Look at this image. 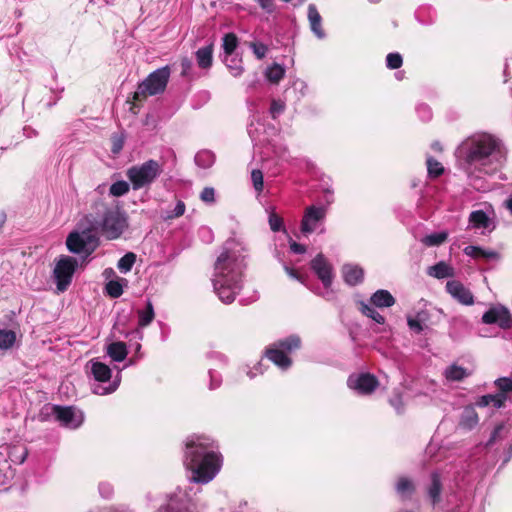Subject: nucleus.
I'll return each instance as SVG.
<instances>
[{"mask_svg": "<svg viewBox=\"0 0 512 512\" xmlns=\"http://www.w3.org/2000/svg\"><path fill=\"white\" fill-rule=\"evenodd\" d=\"M135 262L136 254H134L133 252H128L119 259L117 263V268L121 273L126 274L131 271Z\"/></svg>", "mask_w": 512, "mask_h": 512, "instance_id": "obj_37", "label": "nucleus"}, {"mask_svg": "<svg viewBox=\"0 0 512 512\" xmlns=\"http://www.w3.org/2000/svg\"><path fill=\"white\" fill-rule=\"evenodd\" d=\"M396 491L402 496H411L415 492V485L411 479L400 477L396 483Z\"/></svg>", "mask_w": 512, "mask_h": 512, "instance_id": "obj_30", "label": "nucleus"}, {"mask_svg": "<svg viewBox=\"0 0 512 512\" xmlns=\"http://www.w3.org/2000/svg\"><path fill=\"white\" fill-rule=\"evenodd\" d=\"M91 375L96 383L92 384V392L96 395L105 396L115 392L120 384V376L117 375L112 381V370L110 367L97 359L88 362Z\"/></svg>", "mask_w": 512, "mask_h": 512, "instance_id": "obj_4", "label": "nucleus"}, {"mask_svg": "<svg viewBox=\"0 0 512 512\" xmlns=\"http://www.w3.org/2000/svg\"><path fill=\"white\" fill-rule=\"evenodd\" d=\"M195 504L187 488H177L169 497L168 503L158 512H193Z\"/></svg>", "mask_w": 512, "mask_h": 512, "instance_id": "obj_13", "label": "nucleus"}, {"mask_svg": "<svg viewBox=\"0 0 512 512\" xmlns=\"http://www.w3.org/2000/svg\"><path fill=\"white\" fill-rule=\"evenodd\" d=\"M249 47L252 49L257 59H263L268 52V47L261 42H250Z\"/></svg>", "mask_w": 512, "mask_h": 512, "instance_id": "obj_43", "label": "nucleus"}, {"mask_svg": "<svg viewBox=\"0 0 512 512\" xmlns=\"http://www.w3.org/2000/svg\"><path fill=\"white\" fill-rule=\"evenodd\" d=\"M308 21L310 29L318 39L325 38L326 34L322 28V17L314 4L308 5Z\"/></svg>", "mask_w": 512, "mask_h": 512, "instance_id": "obj_20", "label": "nucleus"}, {"mask_svg": "<svg viewBox=\"0 0 512 512\" xmlns=\"http://www.w3.org/2000/svg\"><path fill=\"white\" fill-rule=\"evenodd\" d=\"M429 276L437 279L451 278L455 275V270L452 266L444 261H440L433 266H430L427 271Z\"/></svg>", "mask_w": 512, "mask_h": 512, "instance_id": "obj_22", "label": "nucleus"}, {"mask_svg": "<svg viewBox=\"0 0 512 512\" xmlns=\"http://www.w3.org/2000/svg\"><path fill=\"white\" fill-rule=\"evenodd\" d=\"M493 401H491V404L495 408H501L505 405V402L507 400V395L504 393H497L492 394Z\"/></svg>", "mask_w": 512, "mask_h": 512, "instance_id": "obj_51", "label": "nucleus"}, {"mask_svg": "<svg viewBox=\"0 0 512 512\" xmlns=\"http://www.w3.org/2000/svg\"><path fill=\"white\" fill-rule=\"evenodd\" d=\"M122 147H123V143H122L121 140L115 141L114 144H113V148H112L113 153L120 152Z\"/></svg>", "mask_w": 512, "mask_h": 512, "instance_id": "obj_62", "label": "nucleus"}, {"mask_svg": "<svg viewBox=\"0 0 512 512\" xmlns=\"http://www.w3.org/2000/svg\"><path fill=\"white\" fill-rule=\"evenodd\" d=\"M290 249L292 252H294L296 254H303L306 251V248L304 245L296 243V242L290 243Z\"/></svg>", "mask_w": 512, "mask_h": 512, "instance_id": "obj_57", "label": "nucleus"}, {"mask_svg": "<svg viewBox=\"0 0 512 512\" xmlns=\"http://www.w3.org/2000/svg\"><path fill=\"white\" fill-rule=\"evenodd\" d=\"M200 199L205 203H214L215 202V190L212 187H205L201 194Z\"/></svg>", "mask_w": 512, "mask_h": 512, "instance_id": "obj_48", "label": "nucleus"}, {"mask_svg": "<svg viewBox=\"0 0 512 512\" xmlns=\"http://www.w3.org/2000/svg\"><path fill=\"white\" fill-rule=\"evenodd\" d=\"M215 442L204 435L187 438L184 464L197 484L212 481L221 469L222 459Z\"/></svg>", "mask_w": 512, "mask_h": 512, "instance_id": "obj_3", "label": "nucleus"}, {"mask_svg": "<svg viewBox=\"0 0 512 512\" xmlns=\"http://www.w3.org/2000/svg\"><path fill=\"white\" fill-rule=\"evenodd\" d=\"M129 183L124 180H119L114 182L109 189L111 195L115 197H120L129 192Z\"/></svg>", "mask_w": 512, "mask_h": 512, "instance_id": "obj_41", "label": "nucleus"}, {"mask_svg": "<svg viewBox=\"0 0 512 512\" xmlns=\"http://www.w3.org/2000/svg\"><path fill=\"white\" fill-rule=\"evenodd\" d=\"M55 418L65 427L77 428L83 423V414L73 407L54 406L52 408Z\"/></svg>", "mask_w": 512, "mask_h": 512, "instance_id": "obj_17", "label": "nucleus"}, {"mask_svg": "<svg viewBox=\"0 0 512 512\" xmlns=\"http://www.w3.org/2000/svg\"><path fill=\"white\" fill-rule=\"evenodd\" d=\"M259 6L267 13L271 14L276 7L273 0H256Z\"/></svg>", "mask_w": 512, "mask_h": 512, "instance_id": "obj_52", "label": "nucleus"}, {"mask_svg": "<svg viewBox=\"0 0 512 512\" xmlns=\"http://www.w3.org/2000/svg\"><path fill=\"white\" fill-rule=\"evenodd\" d=\"M225 64L227 68L229 69L230 73L234 77H239L242 75L244 68L242 66V60L237 58L236 56H226L225 58Z\"/></svg>", "mask_w": 512, "mask_h": 512, "instance_id": "obj_33", "label": "nucleus"}, {"mask_svg": "<svg viewBox=\"0 0 512 512\" xmlns=\"http://www.w3.org/2000/svg\"><path fill=\"white\" fill-rule=\"evenodd\" d=\"M285 271L291 278L296 279V280L300 281L301 283L305 284L304 278L302 276H300L295 270L286 266Z\"/></svg>", "mask_w": 512, "mask_h": 512, "instance_id": "obj_58", "label": "nucleus"}, {"mask_svg": "<svg viewBox=\"0 0 512 512\" xmlns=\"http://www.w3.org/2000/svg\"><path fill=\"white\" fill-rule=\"evenodd\" d=\"M403 64V58L399 53H389L386 56V66L390 69H398Z\"/></svg>", "mask_w": 512, "mask_h": 512, "instance_id": "obj_42", "label": "nucleus"}, {"mask_svg": "<svg viewBox=\"0 0 512 512\" xmlns=\"http://www.w3.org/2000/svg\"><path fill=\"white\" fill-rule=\"evenodd\" d=\"M16 341V333L8 329H0V349L8 350L13 347Z\"/></svg>", "mask_w": 512, "mask_h": 512, "instance_id": "obj_36", "label": "nucleus"}, {"mask_svg": "<svg viewBox=\"0 0 512 512\" xmlns=\"http://www.w3.org/2000/svg\"><path fill=\"white\" fill-rule=\"evenodd\" d=\"M98 245L97 236L90 230L71 232L66 239L67 249L74 254L89 256Z\"/></svg>", "mask_w": 512, "mask_h": 512, "instance_id": "obj_9", "label": "nucleus"}, {"mask_svg": "<svg viewBox=\"0 0 512 512\" xmlns=\"http://www.w3.org/2000/svg\"><path fill=\"white\" fill-rule=\"evenodd\" d=\"M137 315H138V327L139 328L147 327L153 321V319L155 317V312H154V307H153L151 300H149V299L147 300L146 308L142 309V310H138Z\"/></svg>", "mask_w": 512, "mask_h": 512, "instance_id": "obj_27", "label": "nucleus"}, {"mask_svg": "<svg viewBox=\"0 0 512 512\" xmlns=\"http://www.w3.org/2000/svg\"><path fill=\"white\" fill-rule=\"evenodd\" d=\"M195 56L197 65L201 69H209L213 62V45L210 44L208 46L199 48L196 51Z\"/></svg>", "mask_w": 512, "mask_h": 512, "instance_id": "obj_24", "label": "nucleus"}, {"mask_svg": "<svg viewBox=\"0 0 512 512\" xmlns=\"http://www.w3.org/2000/svg\"><path fill=\"white\" fill-rule=\"evenodd\" d=\"M251 180L253 186L257 192H261L263 190V173L259 169H254L251 172Z\"/></svg>", "mask_w": 512, "mask_h": 512, "instance_id": "obj_44", "label": "nucleus"}, {"mask_svg": "<svg viewBox=\"0 0 512 512\" xmlns=\"http://www.w3.org/2000/svg\"><path fill=\"white\" fill-rule=\"evenodd\" d=\"M78 262L75 258L62 255L56 261L53 269V277L56 282L58 292L67 290L72 282V277L76 271Z\"/></svg>", "mask_w": 512, "mask_h": 512, "instance_id": "obj_10", "label": "nucleus"}, {"mask_svg": "<svg viewBox=\"0 0 512 512\" xmlns=\"http://www.w3.org/2000/svg\"><path fill=\"white\" fill-rule=\"evenodd\" d=\"M285 110V104L281 100H273L270 106V114L273 119H276Z\"/></svg>", "mask_w": 512, "mask_h": 512, "instance_id": "obj_47", "label": "nucleus"}, {"mask_svg": "<svg viewBox=\"0 0 512 512\" xmlns=\"http://www.w3.org/2000/svg\"><path fill=\"white\" fill-rule=\"evenodd\" d=\"M285 271L291 278L296 279V280L300 281L301 283L305 284L304 278L302 276H300L295 270L286 266Z\"/></svg>", "mask_w": 512, "mask_h": 512, "instance_id": "obj_59", "label": "nucleus"}, {"mask_svg": "<svg viewBox=\"0 0 512 512\" xmlns=\"http://www.w3.org/2000/svg\"><path fill=\"white\" fill-rule=\"evenodd\" d=\"M192 66H193L192 61L189 58H187V57L183 58L181 60V68H182L181 74L183 76H188L192 69Z\"/></svg>", "mask_w": 512, "mask_h": 512, "instance_id": "obj_54", "label": "nucleus"}, {"mask_svg": "<svg viewBox=\"0 0 512 512\" xmlns=\"http://www.w3.org/2000/svg\"><path fill=\"white\" fill-rule=\"evenodd\" d=\"M505 204H506L507 209L512 214V196L506 200Z\"/></svg>", "mask_w": 512, "mask_h": 512, "instance_id": "obj_63", "label": "nucleus"}, {"mask_svg": "<svg viewBox=\"0 0 512 512\" xmlns=\"http://www.w3.org/2000/svg\"><path fill=\"white\" fill-rule=\"evenodd\" d=\"M344 282L349 286H355L364 279L363 269L356 264H344L341 269Z\"/></svg>", "mask_w": 512, "mask_h": 512, "instance_id": "obj_19", "label": "nucleus"}, {"mask_svg": "<svg viewBox=\"0 0 512 512\" xmlns=\"http://www.w3.org/2000/svg\"><path fill=\"white\" fill-rule=\"evenodd\" d=\"M108 512H131V511L129 509H127V508H114V509H111Z\"/></svg>", "mask_w": 512, "mask_h": 512, "instance_id": "obj_64", "label": "nucleus"}, {"mask_svg": "<svg viewBox=\"0 0 512 512\" xmlns=\"http://www.w3.org/2000/svg\"><path fill=\"white\" fill-rule=\"evenodd\" d=\"M442 483L438 473L431 474V484L427 488V495L432 506H436L441 501Z\"/></svg>", "mask_w": 512, "mask_h": 512, "instance_id": "obj_21", "label": "nucleus"}, {"mask_svg": "<svg viewBox=\"0 0 512 512\" xmlns=\"http://www.w3.org/2000/svg\"><path fill=\"white\" fill-rule=\"evenodd\" d=\"M509 432V429L506 428L504 423H500L496 425L494 430L492 431L489 440L486 443V447H491L497 441L503 439L506 434Z\"/></svg>", "mask_w": 512, "mask_h": 512, "instance_id": "obj_40", "label": "nucleus"}, {"mask_svg": "<svg viewBox=\"0 0 512 512\" xmlns=\"http://www.w3.org/2000/svg\"><path fill=\"white\" fill-rule=\"evenodd\" d=\"M464 253L473 259H498L499 254L496 251H487L479 246L469 245L464 248Z\"/></svg>", "mask_w": 512, "mask_h": 512, "instance_id": "obj_26", "label": "nucleus"}, {"mask_svg": "<svg viewBox=\"0 0 512 512\" xmlns=\"http://www.w3.org/2000/svg\"><path fill=\"white\" fill-rule=\"evenodd\" d=\"M301 340L297 335H290L273 343L266 350V357L282 370L288 369L292 360L288 353L300 348Z\"/></svg>", "mask_w": 512, "mask_h": 512, "instance_id": "obj_6", "label": "nucleus"}, {"mask_svg": "<svg viewBox=\"0 0 512 512\" xmlns=\"http://www.w3.org/2000/svg\"><path fill=\"white\" fill-rule=\"evenodd\" d=\"M495 385L499 389V393L507 395L508 392H512V380L510 378H499L495 381Z\"/></svg>", "mask_w": 512, "mask_h": 512, "instance_id": "obj_45", "label": "nucleus"}, {"mask_svg": "<svg viewBox=\"0 0 512 512\" xmlns=\"http://www.w3.org/2000/svg\"><path fill=\"white\" fill-rule=\"evenodd\" d=\"M326 217V208L324 206H308L301 221V232L310 234L314 232L318 225L324 221Z\"/></svg>", "mask_w": 512, "mask_h": 512, "instance_id": "obj_14", "label": "nucleus"}, {"mask_svg": "<svg viewBox=\"0 0 512 512\" xmlns=\"http://www.w3.org/2000/svg\"><path fill=\"white\" fill-rule=\"evenodd\" d=\"M170 77V69L168 66L159 68L152 72L142 83L138 85L134 98L141 100L148 95H156L163 92L167 86Z\"/></svg>", "mask_w": 512, "mask_h": 512, "instance_id": "obj_8", "label": "nucleus"}, {"mask_svg": "<svg viewBox=\"0 0 512 512\" xmlns=\"http://www.w3.org/2000/svg\"><path fill=\"white\" fill-rule=\"evenodd\" d=\"M265 75L271 83L277 84L284 77L285 69L283 66L275 63L266 69Z\"/></svg>", "mask_w": 512, "mask_h": 512, "instance_id": "obj_35", "label": "nucleus"}, {"mask_svg": "<svg viewBox=\"0 0 512 512\" xmlns=\"http://www.w3.org/2000/svg\"><path fill=\"white\" fill-rule=\"evenodd\" d=\"M417 319L419 322H421L423 325L428 319V313L425 311L417 312V314L413 317Z\"/></svg>", "mask_w": 512, "mask_h": 512, "instance_id": "obj_60", "label": "nucleus"}, {"mask_svg": "<svg viewBox=\"0 0 512 512\" xmlns=\"http://www.w3.org/2000/svg\"><path fill=\"white\" fill-rule=\"evenodd\" d=\"M102 235L108 240L118 239L127 228V219L118 209L108 208L97 223Z\"/></svg>", "mask_w": 512, "mask_h": 512, "instance_id": "obj_7", "label": "nucleus"}, {"mask_svg": "<svg viewBox=\"0 0 512 512\" xmlns=\"http://www.w3.org/2000/svg\"><path fill=\"white\" fill-rule=\"evenodd\" d=\"M426 163L430 178H438L444 173L443 165L435 158L428 157Z\"/></svg>", "mask_w": 512, "mask_h": 512, "instance_id": "obj_39", "label": "nucleus"}, {"mask_svg": "<svg viewBox=\"0 0 512 512\" xmlns=\"http://www.w3.org/2000/svg\"><path fill=\"white\" fill-rule=\"evenodd\" d=\"M185 212V204L183 201H178L174 210L172 211L171 214H169L167 216V218H177V217H180L184 214Z\"/></svg>", "mask_w": 512, "mask_h": 512, "instance_id": "obj_53", "label": "nucleus"}, {"mask_svg": "<svg viewBox=\"0 0 512 512\" xmlns=\"http://www.w3.org/2000/svg\"><path fill=\"white\" fill-rule=\"evenodd\" d=\"M215 162L214 154L209 150H201L195 155V163L197 166L207 169Z\"/></svg>", "mask_w": 512, "mask_h": 512, "instance_id": "obj_29", "label": "nucleus"}, {"mask_svg": "<svg viewBox=\"0 0 512 512\" xmlns=\"http://www.w3.org/2000/svg\"><path fill=\"white\" fill-rule=\"evenodd\" d=\"M448 239L446 231L426 235L421 239V242L427 247L439 246Z\"/></svg>", "mask_w": 512, "mask_h": 512, "instance_id": "obj_31", "label": "nucleus"}, {"mask_svg": "<svg viewBox=\"0 0 512 512\" xmlns=\"http://www.w3.org/2000/svg\"><path fill=\"white\" fill-rule=\"evenodd\" d=\"M395 299L394 297L386 290V307H390L394 305Z\"/></svg>", "mask_w": 512, "mask_h": 512, "instance_id": "obj_61", "label": "nucleus"}, {"mask_svg": "<svg viewBox=\"0 0 512 512\" xmlns=\"http://www.w3.org/2000/svg\"><path fill=\"white\" fill-rule=\"evenodd\" d=\"M468 375L469 373L466 371L465 368L458 366L456 364L449 366L445 371V376L450 381H461Z\"/></svg>", "mask_w": 512, "mask_h": 512, "instance_id": "obj_32", "label": "nucleus"}, {"mask_svg": "<svg viewBox=\"0 0 512 512\" xmlns=\"http://www.w3.org/2000/svg\"><path fill=\"white\" fill-rule=\"evenodd\" d=\"M311 269L317 275L326 290L322 296L327 300H331L333 298L331 285L334 278L332 265L324 255L320 253L311 261Z\"/></svg>", "mask_w": 512, "mask_h": 512, "instance_id": "obj_11", "label": "nucleus"}, {"mask_svg": "<svg viewBox=\"0 0 512 512\" xmlns=\"http://www.w3.org/2000/svg\"><path fill=\"white\" fill-rule=\"evenodd\" d=\"M357 303L360 305V310L365 316L373 319L378 324L383 322L384 319L377 309L384 308V289L377 290L370 298L369 303L363 301H358Z\"/></svg>", "mask_w": 512, "mask_h": 512, "instance_id": "obj_16", "label": "nucleus"}, {"mask_svg": "<svg viewBox=\"0 0 512 512\" xmlns=\"http://www.w3.org/2000/svg\"><path fill=\"white\" fill-rule=\"evenodd\" d=\"M126 285L127 280L126 279H119V280H111L109 281L106 286L105 290L107 294L112 298H118L123 294V284Z\"/></svg>", "mask_w": 512, "mask_h": 512, "instance_id": "obj_34", "label": "nucleus"}, {"mask_svg": "<svg viewBox=\"0 0 512 512\" xmlns=\"http://www.w3.org/2000/svg\"><path fill=\"white\" fill-rule=\"evenodd\" d=\"M407 324L410 330L419 334L424 330V325L412 316L407 317Z\"/></svg>", "mask_w": 512, "mask_h": 512, "instance_id": "obj_49", "label": "nucleus"}, {"mask_svg": "<svg viewBox=\"0 0 512 512\" xmlns=\"http://www.w3.org/2000/svg\"><path fill=\"white\" fill-rule=\"evenodd\" d=\"M347 386L355 393L366 396L375 391L379 386V381L370 373H352L347 378Z\"/></svg>", "mask_w": 512, "mask_h": 512, "instance_id": "obj_12", "label": "nucleus"}, {"mask_svg": "<svg viewBox=\"0 0 512 512\" xmlns=\"http://www.w3.org/2000/svg\"><path fill=\"white\" fill-rule=\"evenodd\" d=\"M446 291L463 305H472L474 296L460 281L451 280L446 283Z\"/></svg>", "mask_w": 512, "mask_h": 512, "instance_id": "obj_18", "label": "nucleus"}, {"mask_svg": "<svg viewBox=\"0 0 512 512\" xmlns=\"http://www.w3.org/2000/svg\"><path fill=\"white\" fill-rule=\"evenodd\" d=\"M209 377H210V383H209V389L214 390L220 387L221 385V376L214 370H209Z\"/></svg>", "mask_w": 512, "mask_h": 512, "instance_id": "obj_50", "label": "nucleus"}, {"mask_svg": "<svg viewBox=\"0 0 512 512\" xmlns=\"http://www.w3.org/2000/svg\"><path fill=\"white\" fill-rule=\"evenodd\" d=\"M162 171L161 164L156 160L150 159L128 168L126 177L130 181L133 190H140L152 185L161 175Z\"/></svg>", "mask_w": 512, "mask_h": 512, "instance_id": "obj_5", "label": "nucleus"}, {"mask_svg": "<svg viewBox=\"0 0 512 512\" xmlns=\"http://www.w3.org/2000/svg\"><path fill=\"white\" fill-rule=\"evenodd\" d=\"M469 222L475 228H487L490 224V219L483 210H476L470 213Z\"/></svg>", "mask_w": 512, "mask_h": 512, "instance_id": "obj_28", "label": "nucleus"}, {"mask_svg": "<svg viewBox=\"0 0 512 512\" xmlns=\"http://www.w3.org/2000/svg\"><path fill=\"white\" fill-rule=\"evenodd\" d=\"M479 422V417L474 407L466 406L461 414L459 426L465 430H472Z\"/></svg>", "mask_w": 512, "mask_h": 512, "instance_id": "obj_23", "label": "nucleus"}, {"mask_svg": "<svg viewBox=\"0 0 512 512\" xmlns=\"http://www.w3.org/2000/svg\"><path fill=\"white\" fill-rule=\"evenodd\" d=\"M484 324H496L501 329H510L512 327V315L504 306L492 307L482 316Z\"/></svg>", "mask_w": 512, "mask_h": 512, "instance_id": "obj_15", "label": "nucleus"}, {"mask_svg": "<svg viewBox=\"0 0 512 512\" xmlns=\"http://www.w3.org/2000/svg\"><path fill=\"white\" fill-rule=\"evenodd\" d=\"M99 491H100V494L105 497V498H109L112 493H113V488L110 484L108 483H101L99 485Z\"/></svg>", "mask_w": 512, "mask_h": 512, "instance_id": "obj_55", "label": "nucleus"}, {"mask_svg": "<svg viewBox=\"0 0 512 512\" xmlns=\"http://www.w3.org/2000/svg\"><path fill=\"white\" fill-rule=\"evenodd\" d=\"M491 401H493L492 394H487L479 397V399L476 402V405L479 407H486L491 404Z\"/></svg>", "mask_w": 512, "mask_h": 512, "instance_id": "obj_56", "label": "nucleus"}, {"mask_svg": "<svg viewBox=\"0 0 512 512\" xmlns=\"http://www.w3.org/2000/svg\"><path fill=\"white\" fill-rule=\"evenodd\" d=\"M107 354L108 356L116 361H123L128 354L126 344L124 342H113L107 346Z\"/></svg>", "mask_w": 512, "mask_h": 512, "instance_id": "obj_25", "label": "nucleus"}, {"mask_svg": "<svg viewBox=\"0 0 512 512\" xmlns=\"http://www.w3.org/2000/svg\"><path fill=\"white\" fill-rule=\"evenodd\" d=\"M459 158L464 161L465 171L472 174V166L479 165L480 171L494 173L506 159V150L501 141L493 135L476 134L462 142L458 148Z\"/></svg>", "mask_w": 512, "mask_h": 512, "instance_id": "obj_2", "label": "nucleus"}, {"mask_svg": "<svg viewBox=\"0 0 512 512\" xmlns=\"http://www.w3.org/2000/svg\"><path fill=\"white\" fill-rule=\"evenodd\" d=\"M245 251L242 242L229 239L217 257L212 282L216 294L223 303H232L241 289Z\"/></svg>", "mask_w": 512, "mask_h": 512, "instance_id": "obj_1", "label": "nucleus"}, {"mask_svg": "<svg viewBox=\"0 0 512 512\" xmlns=\"http://www.w3.org/2000/svg\"><path fill=\"white\" fill-rule=\"evenodd\" d=\"M268 221H269L270 228L273 232H278L283 227L282 218L273 211L269 213Z\"/></svg>", "mask_w": 512, "mask_h": 512, "instance_id": "obj_46", "label": "nucleus"}, {"mask_svg": "<svg viewBox=\"0 0 512 512\" xmlns=\"http://www.w3.org/2000/svg\"><path fill=\"white\" fill-rule=\"evenodd\" d=\"M238 45V38L234 33L225 34L223 37V50L226 56H232Z\"/></svg>", "mask_w": 512, "mask_h": 512, "instance_id": "obj_38", "label": "nucleus"}]
</instances>
